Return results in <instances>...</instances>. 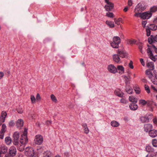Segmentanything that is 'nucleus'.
Listing matches in <instances>:
<instances>
[{
  "label": "nucleus",
  "mask_w": 157,
  "mask_h": 157,
  "mask_svg": "<svg viewBox=\"0 0 157 157\" xmlns=\"http://www.w3.org/2000/svg\"><path fill=\"white\" fill-rule=\"evenodd\" d=\"M43 141V138L41 135H37L35 136L34 141L36 144L40 145L42 143Z\"/></svg>",
  "instance_id": "39448f33"
},
{
  "label": "nucleus",
  "mask_w": 157,
  "mask_h": 157,
  "mask_svg": "<svg viewBox=\"0 0 157 157\" xmlns=\"http://www.w3.org/2000/svg\"><path fill=\"white\" fill-rule=\"evenodd\" d=\"M36 100L38 101H39L41 99V98L40 97V95L39 94H37L36 95Z\"/></svg>",
  "instance_id": "6e6d98bb"
},
{
  "label": "nucleus",
  "mask_w": 157,
  "mask_h": 157,
  "mask_svg": "<svg viewBox=\"0 0 157 157\" xmlns=\"http://www.w3.org/2000/svg\"><path fill=\"white\" fill-rule=\"evenodd\" d=\"M136 41L135 40H128L127 41V44L130 45H132L136 43Z\"/></svg>",
  "instance_id": "37998d69"
},
{
  "label": "nucleus",
  "mask_w": 157,
  "mask_h": 157,
  "mask_svg": "<svg viewBox=\"0 0 157 157\" xmlns=\"http://www.w3.org/2000/svg\"><path fill=\"white\" fill-rule=\"evenodd\" d=\"M152 154H151L153 157H157V152L152 153Z\"/></svg>",
  "instance_id": "680f3d73"
},
{
  "label": "nucleus",
  "mask_w": 157,
  "mask_h": 157,
  "mask_svg": "<svg viewBox=\"0 0 157 157\" xmlns=\"http://www.w3.org/2000/svg\"><path fill=\"white\" fill-rule=\"evenodd\" d=\"M31 101L33 103H35L36 99L34 96L32 95L31 96Z\"/></svg>",
  "instance_id": "de8ad7c7"
},
{
  "label": "nucleus",
  "mask_w": 157,
  "mask_h": 157,
  "mask_svg": "<svg viewBox=\"0 0 157 157\" xmlns=\"http://www.w3.org/2000/svg\"><path fill=\"white\" fill-rule=\"evenodd\" d=\"M51 98L52 100L55 102H56L57 101V100L56 99V97L54 96V95L52 94L51 95Z\"/></svg>",
  "instance_id": "a18cd8bd"
},
{
  "label": "nucleus",
  "mask_w": 157,
  "mask_h": 157,
  "mask_svg": "<svg viewBox=\"0 0 157 157\" xmlns=\"http://www.w3.org/2000/svg\"><path fill=\"white\" fill-rule=\"evenodd\" d=\"M5 141L7 145H9L11 143V139L10 137H6L5 139Z\"/></svg>",
  "instance_id": "c9c22d12"
},
{
  "label": "nucleus",
  "mask_w": 157,
  "mask_h": 157,
  "mask_svg": "<svg viewBox=\"0 0 157 157\" xmlns=\"http://www.w3.org/2000/svg\"><path fill=\"white\" fill-rule=\"evenodd\" d=\"M147 103H146V104L148 107L151 106L154 104V103L153 101L149 100L147 101Z\"/></svg>",
  "instance_id": "4c0bfd02"
},
{
  "label": "nucleus",
  "mask_w": 157,
  "mask_h": 157,
  "mask_svg": "<svg viewBox=\"0 0 157 157\" xmlns=\"http://www.w3.org/2000/svg\"><path fill=\"white\" fill-rule=\"evenodd\" d=\"M129 66L131 69H133L134 68L133 65V62L132 61H130V62L129 64Z\"/></svg>",
  "instance_id": "3c124183"
},
{
  "label": "nucleus",
  "mask_w": 157,
  "mask_h": 157,
  "mask_svg": "<svg viewBox=\"0 0 157 157\" xmlns=\"http://www.w3.org/2000/svg\"><path fill=\"white\" fill-rule=\"evenodd\" d=\"M15 124L14 121L13 120H11L9 122V126L10 127H13L14 125Z\"/></svg>",
  "instance_id": "49530a36"
},
{
  "label": "nucleus",
  "mask_w": 157,
  "mask_h": 157,
  "mask_svg": "<svg viewBox=\"0 0 157 157\" xmlns=\"http://www.w3.org/2000/svg\"><path fill=\"white\" fill-rule=\"evenodd\" d=\"M125 91L128 94H132L133 92V89L129 85H125Z\"/></svg>",
  "instance_id": "4468645a"
},
{
  "label": "nucleus",
  "mask_w": 157,
  "mask_h": 157,
  "mask_svg": "<svg viewBox=\"0 0 157 157\" xmlns=\"http://www.w3.org/2000/svg\"><path fill=\"white\" fill-rule=\"evenodd\" d=\"M13 144L15 145H18L21 144L19 142V134L17 132H15L13 135Z\"/></svg>",
  "instance_id": "7ed1b4c3"
},
{
  "label": "nucleus",
  "mask_w": 157,
  "mask_h": 157,
  "mask_svg": "<svg viewBox=\"0 0 157 157\" xmlns=\"http://www.w3.org/2000/svg\"><path fill=\"white\" fill-rule=\"evenodd\" d=\"M129 100L132 103H136L138 101L137 98L132 96H130L129 97Z\"/></svg>",
  "instance_id": "a878e982"
},
{
  "label": "nucleus",
  "mask_w": 157,
  "mask_h": 157,
  "mask_svg": "<svg viewBox=\"0 0 157 157\" xmlns=\"http://www.w3.org/2000/svg\"><path fill=\"white\" fill-rule=\"evenodd\" d=\"M136 13L134 15V16L136 17H140V18L141 14V13H136Z\"/></svg>",
  "instance_id": "603ef678"
},
{
  "label": "nucleus",
  "mask_w": 157,
  "mask_h": 157,
  "mask_svg": "<svg viewBox=\"0 0 157 157\" xmlns=\"http://www.w3.org/2000/svg\"><path fill=\"white\" fill-rule=\"evenodd\" d=\"M144 88L145 90L147 92L148 94H149L150 92V90L149 86L148 85L145 84L144 85Z\"/></svg>",
  "instance_id": "a19ab883"
},
{
  "label": "nucleus",
  "mask_w": 157,
  "mask_h": 157,
  "mask_svg": "<svg viewBox=\"0 0 157 157\" xmlns=\"http://www.w3.org/2000/svg\"><path fill=\"white\" fill-rule=\"evenodd\" d=\"M150 47V46H149L148 45V48L147 50V52L149 57H150L152 55H153L152 51L151 50L150 48H149V47Z\"/></svg>",
  "instance_id": "58836bf2"
},
{
  "label": "nucleus",
  "mask_w": 157,
  "mask_h": 157,
  "mask_svg": "<svg viewBox=\"0 0 157 157\" xmlns=\"http://www.w3.org/2000/svg\"><path fill=\"white\" fill-rule=\"evenodd\" d=\"M82 126L84 128V132L86 134H88L89 132V129L87 127V124L84 123L82 124Z\"/></svg>",
  "instance_id": "bb28decb"
},
{
  "label": "nucleus",
  "mask_w": 157,
  "mask_h": 157,
  "mask_svg": "<svg viewBox=\"0 0 157 157\" xmlns=\"http://www.w3.org/2000/svg\"><path fill=\"white\" fill-rule=\"evenodd\" d=\"M4 137V133L0 132V139H3Z\"/></svg>",
  "instance_id": "e2e57ef3"
},
{
  "label": "nucleus",
  "mask_w": 157,
  "mask_h": 157,
  "mask_svg": "<svg viewBox=\"0 0 157 157\" xmlns=\"http://www.w3.org/2000/svg\"><path fill=\"white\" fill-rule=\"evenodd\" d=\"M145 9V8L143 6L141 3H139L136 6L134 10V12H142L144 11Z\"/></svg>",
  "instance_id": "0eeeda50"
},
{
  "label": "nucleus",
  "mask_w": 157,
  "mask_h": 157,
  "mask_svg": "<svg viewBox=\"0 0 157 157\" xmlns=\"http://www.w3.org/2000/svg\"><path fill=\"white\" fill-rule=\"evenodd\" d=\"M148 40L149 43L150 44L157 42V35L156 36L151 35L150 37L148 38Z\"/></svg>",
  "instance_id": "9b49d317"
},
{
  "label": "nucleus",
  "mask_w": 157,
  "mask_h": 157,
  "mask_svg": "<svg viewBox=\"0 0 157 157\" xmlns=\"http://www.w3.org/2000/svg\"><path fill=\"white\" fill-rule=\"evenodd\" d=\"M117 53L119 55L120 57L121 58H127L128 54L126 52L123 50H118Z\"/></svg>",
  "instance_id": "ddd939ff"
},
{
  "label": "nucleus",
  "mask_w": 157,
  "mask_h": 157,
  "mask_svg": "<svg viewBox=\"0 0 157 157\" xmlns=\"http://www.w3.org/2000/svg\"><path fill=\"white\" fill-rule=\"evenodd\" d=\"M136 44L138 46V48L139 49L141 53L142 54H143L144 52L142 50V48H143V43L141 42H139L137 43Z\"/></svg>",
  "instance_id": "c85d7f7f"
},
{
  "label": "nucleus",
  "mask_w": 157,
  "mask_h": 157,
  "mask_svg": "<svg viewBox=\"0 0 157 157\" xmlns=\"http://www.w3.org/2000/svg\"><path fill=\"white\" fill-rule=\"evenodd\" d=\"M157 11V6H154L151 7L150 10V12L154 13L155 12Z\"/></svg>",
  "instance_id": "e433bc0d"
},
{
  "label": "nucleus",
  "mask_w": 157,
  "mask_h": 157,
  "mask_svg": "<svg viewBox=\"0 0 157 157\" xmlns=\"http://www.w3.org/2000/svg\"><path fill=\"white\" fill-rule=\"evenodd\" d=\"M7 151V147L4 145H2L1 147V152L2 153L5 154Z\"/></svg>",
  "instance_id": "393cba45"
},
{
  "label": "nucleus",
  "mask_w": 157,
  "mask_h": 157,
  "mask_svg": "<svg viewBox=\"0 0 157 157\" xmlns=\"http://www.w3.org/2000/svg\"><path fill=\"white\" fill-rule=\"evenodd\" d=\"M149 57L153 61L155 62L156 61V59L153 56V55Z\"/></svg>",
  "instance_id": "5fc2aeb1"
},
{
  "label": "nucleus",
  "mask_w": 157,
  "mask_h": 157,
  "mask_svg": "<svg viewBox=\"0 0 157 157\" xmlns=\"http://www.w3.org/2000/svg\"><path fill=\"white\" fill-rule=\"evenodd\" d=\"M114 93L116 95L120 97H122L124 94L123 92L119 89H117L114 91Z\"/></svg>",
  "instance_id": "a211bd4d"
},
{
  "label": "nucleus",
  "mask_w": 157,
  "mask_h": 157,
  "mask_svg": "<svg viewBox=\"0 0 157 157\" xmlns=\"http://www.w3.org/2000/svg\"><path fill=\"white\" fill-rule=\"evenodd\" d=\"M139 104L142 106H144L147 103V101L144 99H140L139 100Z\"/></svg>",
  "instance_id": "f704fd0d"
},
{
  "label": "nucleus",
  "mask_w": 157,
  "mask_h": 157,
  "mask_svg": "<svg viewBox=\"0 0 157 157\" xmlns=\"http://www.w3.org/2000/svg\"><path fill=\"white\" fill-rule=\"evenodd\" d=\"M4 76V73L2 72H0V79H1Z\"/></svg>",
  "instance_id": "052dcab7"
},
{
  "label": "nucleus",
  "mask_w": 157,
  "mask_h": 157,
  "mask_svg": "<svg viewBox=\"0 0 157 157\" xmlns=\"http://www.w3.org/2000/svg\"><path fill=\"white\" fill-rule=\"evenodd\" d=\"M150 30H151L149 28L148 29H146V32H147V36H150L151 34V31Z\"/></svg>",
  "instance_id": "09e8293b"
},
{
  "label": "nucleus",
  "mask_w": 157,
  "mask_h": 157,
  "mask_svg": "<svg viewBox=\"0 0 157 157\" xmlns=\"http://www.w3.org/2000/svg\"><path fill=\"white\" fill-rule=\"evenodd\" d=\"M114 7V4L111 2L109 4H107L105 6V8L106 11H109L112 10Z\"/></svg>",
  "instance_id": "6ab92c4d"
},
{
  "label": "nucleus",
  "mask_w": 157,
  "mask_h": 157,
  "mask_svg": "<svg viewBox=\"0 0 157 157\" xmlns=\"http://www.w3.org/2000/svg\"><path fill=\"white\" fill-rule=\"evenodd\" d=\"M28 141V139L27 136V131L24 130L23 133L21 137V140L19 145H16L18 148V149L20 151H22L24 150L25 145L27 144Z\"/></svg>",
  "instance_id": "f257e3e1"
},
{
  "label": "nucleus",
  "mask_w": 157,
  "mask_h": 157,
  "mask_svg": "<svg viewBox=\"0 0 157 157\" xmlns=\"http://www.w3.org/2000/svg\"><path fill=\"white\" fill-rule=\"evenodd\" d=\"M111 125L113 127H117L119 125V124L115 121H113L111 122Z\"/></svg>",
  "instance_id": "2f4dec72"
},
{
  "label": "nucleus",
  "mask_w": 157,
  "mask_h": 157,
  "mask_svg": "<svg viewBox=\"0 0 157 157\" xmlns=\"http://www.w3.org/2000/svg\"><path fill=\"white\" fill-rule=\"evenodd\" d=\"M132 0H128V5L130 6H132Z\"/></svg>",
  "instance_id": "13d9d810"
},
{
  "label": "nucleus",
  "mask_w": 157,
  "mask_h": 157,
  "mask_svg": "<svg viewBox=\"0 0 157 157\" xmlns=\"http://www.w3.org/2000/svg\"><path fill=\"white\" fill-rule=\"evenodd\" d=\"M152 13L149 11L141 13L140 18L142 19H148L152 16Z\"/></svg>",
  "instance_id": "423d86ee"
},
{
  "label": "nucleus",
  "mask_w": 157,
  "mask_h": 157,
  "mask_svg": "<svg viewBox=\"0 0 157 157\" xmlns=\"http://www.w3.org/2000/svg\"><path fill=\"white\" fill-rule=\"evenodd\" d=\"M115 22V23L117 25H120V22L117 20L115 18L114 19Z\"/></svg>",
  "instance_id": "0e129e2a"
},
{
  "label": "nucleus",
  "mask_w": 157,
  "mask_h": 157,
  "mask_svg": "<svg viewBox=\"0 0 157 157\" xmlns=\"http://www.w3.org/2000/svg\"><path fill=\"white\" fill-rule=\"evenodd\" d=\"M106 16L110 18H113V14L112 13L108 12L106 13Z\"/></svg>",
  "instance_id": "c03bdc74"
},
{
  "label": "nucleus",
  "mask_w": 157,
  "mask_h": 157,
  "mask_svg": "<svg viewBox=\"0 0 157 157\" xmlns=\"http://www.w3.org/2000/svg\"><path fill=\"white\" fill-rule=\"evenodd\" d=\"M117 71H119L120 74H122L124 72V68L122 66L118 65L117 67Z\"/></svg>",
  "instance_id": "b1692460"
},
{
  "label": "nucleus",
  "mask_w": 157,
  "mask_h": 157,
  "mask_svg": "<svg viewBox=\"0 0 157 157\" xmlns=\"http://www.w3.org/2000/svg\"><path fill=\"white\" fill-rule=\"evenodd\" d=\"M52 154L49 151H47L44 154V157H52Z\"/></svg>",
  "instance_id": "473e14b6"
},
{
  "label": "nucleus",
  "mask_w": 157,
  "mask_h": 157,
  "mask_svg": "<svg viewBox=\"0 0 157 157\" xmlns=\"http://www.w3.org/2000/svg\"><path fill=\"white\" fill-rule=\"evenodd\" d=\"M145 149L146 151L149 153H152L155 151L154 149L150 145L146 146Z\"/></svg>",
  "instance_id": "4be33fe9"
},
{
  "label": "nucleus",
  "mask_w": 157,
  "mask_h": 157,
  "mask_svg": "<svg viewBox=\"0 0 157 157\" xmlns=\"http://www.w3.org/2000/svg\"><path fill=\"white\" fill-rule=\"evenodd\" d=\"M150 70L147 69L145 71V74L148 78L151 80L152 83L155 85H157V82L155 81V80L154 78V75Z\"/></svg>",
  "instance_id": "20e7f679"
},
{
  "label": "nucleus",
  "mask_w": 157,
  "mask_h": 157,
  "mask_svg": "<svg viewBox=\"0 0 157 157\" xmlns=\"http://www.w3.org/2000/svg\"><path fill=\"white\" fill-rule=\"evenodd\" d=\"M152 144L153 146L155 147H157V140L155 139H154L152 140Z\"/></svg>",
  "instance_id": "79ce46f5"
},
{
  "label": "nucleus",
  "mask_w": 157,
  "mask_h": 157,
  "mask_svg": "<svg viewBox=\"0 0 157 157\" xmlns=\"http://www.w3.org/2000/svg\"><path fill=\"white\" fill-rule=\"evenodd\" d=\"M148 28L151 30L155 31L157 29V25L154 24H150Z\"/></svg>",
  "instance_id": "cd10ccee"
},
{
  "label": "nucleus",
  "mask_w": 157,
  "mask_h": 157,
  "mask_svg": "<svg viewBox=\"0 0 157 157\" xmlns=\"http://www.w3.org/2000/svg\"><path fill=\"white\" fill-rule=\"evenodd\" d=\"M107 68L109 71L111 73L115 74L117 72V68L113 64L109 65Z\"/></svg>",
  "instance_id": "6e6552de"
},
{
  "label": "nucleus",
  "mask_w": 157,
  "mask_h": 157,
  "mask_svg": "<svg viewBox=\"0 0 157 157\" xmlns=\"http://www.w3.org/2000/svg\"><path fill=\"white\" fill-rule=\"evenodd\" d=\"M9 154L12 157L15 156L17 153V150L16 147L13 146H11L9 149Z\"/></svg>",
  "instance_id": "1a4fd4ad"
},
{
  "label": "nucleus",
  "mask_w": 157,
  "mask_h": 157,
  "mask_svg": "<svg viewBox=\"0 0 157 157\" xmlns=\"http://www.w3.org/2000/svg\"><path fill=\"white\" fill-rule=\"evenodd\" d=\"M129 107L131 110L135 111L137 110L138 108V106L135 103H132L129 105Z\"/></svg>",
  "instance_id": "aec40b11"
},
{
  "label": "nucleus",
  "mask_w": 157,
  "mask_h": 157,
  "mask_svg": "<svg viewBox=\"0 0 157 157\" xmlns=\"http://www.w3.org/2000/svg\"><path fill=\"white\" fill-rule=\"evenodd\" d=\"M7 114L6 111H2V112L1 113V117H0L1 119V121L2 122H4L5 119L7 116Z\"/></svg>",
  "instance_id": "5701e85b"
},
{
  "label": "nucleus",
  "mask_w": 157,
  "mask_h": 157,
  "mask_svg": "<svg viewBox=\"0 0 157 157\" xmlns=\"http://www.w3.org/2000/svg\"><path fill=\"white\" fill-rule=\"evenodd\" d=\"M124 76L125 85H129L130 83L129 79H131L130 76H129V78L126 76Z\"/></svg>",
  "instance_id": "7c9ffc66"
},
{
  "label": "nucleus",
  "mask_w": 157,
  "mask_h": 157,
  "mask_svg": "<svg viewBox=\"0 0 157 157\" xmlns=\"http://www.w3.org/2000/svg\"><path fill=\"white\" fill-rule=\"evenodd\" d=\"M51 121H47L46 122V124L47 125H49L51 124Z\"/></svg>",
  "instance_id": "69168bd1"
},
{
  "label": "nucleus",
  "mask_w": 157,
  "mask_h": 157,
  "mask_svg": "<svg viewBox=\"0 0 157 157\" xmlns=\"http://www.w3.org/2000/svg\"><path fill=\"white\" fill-rule=\"evenodd\" d=\"M140 119L141 122L143 123L148 122L149 121V119L147 116L141 117Z\"/></svg>",
  "instance_id": "412c9836"
},
{
  "label": "nucleus",
  "mask_w": 157,
  "mask_h": 157,
  "mask_svg": "<svg viewBox=\"0 0 157 157\" xmlns=\"http://www.w3.org/2000/svg\"><path fill=\"white\" fill-rule=\"evenodd\" d=\"M105 23L110 28H113L114 27V23L113 22L107 21Z\"/></svg>",
  "instance_id": "72a5a7b5"
},
{
  "label": "nucleus",
  "mask_w": 157,
  "mask_h": 157,
  "mask_svg": "<svg viewBox=\"0 0 157 157\" xmlns=\"http://www.w3.org/2000/svg\"><path fill=\"white\" fill-rule=\"evenodd\" d=\"M146 66L149 70L152 71L155 69V66L153 62H147L146 63Z\"/></svg>",
  "instance_id": "f3484780"
},
{
  "label": "nucleus",
  "mask_w": 157,
  "mask_h": 157,
  "mask_svg": "<svg viewBox=\"0 0 157 157\" xmlns=\"http://www.w3.org/2000/svg\"><path fill=\"white\" fill-rule=\"evenodd\" d=\"M120 102L123 104H125L127 103L128 101L124 98H122L120 100Z\"/></svg>",
  "instance_id": "8fccbe9b"
},
{
  "label": "nucleus",
  "mask_w": 157,
  "mask_h": 157,
  "mask_svg": "<svg viewBox=\"0 0 157 157\" xmlns=\"http://www.w3.org/2000/svg\"><path fill=\"white\" fill-rule=\"evenodd\" d=\"M23 121L21 119H19L17 121L16 125L18 128H21L23 127Z\"/></svg>",
  "instance_id": "dca6fc26"
},
{
  "label": "nucleus",
  "mask_w": 157,
  "mask_h": 157,
  "mask_svg": "<svg viewBox=\"0 0 157 157\" xmlns=\"http://www.w3.org/2000/svg\"><path fill=\"white\" fill-rule=\"evenodd\" d=\"M113 41L110 43L112 47L115 48H118L119 45L121 41L120 38L118 36H115L113 38Z\"/></svg>",
  "instance_id": "f03ea898"
},
{
  "label": "nucleus",
  "mask_w": 157,
  "mask_h": 157,
  "mask_svg": "<svg viewBox=\"0 0 157 157\" xmlns=\"http://www.w3.org/2000/svg\"><path fill=\"white\" fill-rule=\"evenodd\" d=\"M153 122L155 124H157V118H155L153 119Z\"/></svg>",
  "instance_id": "774afa93"
},
{
  "label": "nucleus",
  "mask_w": 157,
  "mask_h": 157,
  "mask_svg": "<svg viewBox=\"0 0 157 157\" xmlns=\"http://www.w3.org/2000/svg\"><path fill=\"white\" fill-rule=\"evenodd\" d=\"M149 136L152 138H155L157 136V130L152 129L148 132Z\"/></svg>",
  "instance_id": "2eb2a0df"
},
{
  "label": "nucleus",
  "mask_w": 157,
  "mask_h": 157,
  "mask_svg": "<svg viewBox=\"0 0 157 157\" xmlns=\"http://www.w3.org/2000/svg\"><path fill=\"white\" fill-rule=\"evenodd\" d=\"M144 131L147 132H149L153 128L152 125L150 124H145L144 125Z\"/></svg>",
  "instance_id": "f8f14e48"
},
{
  "label": "nucleus",
  "mask_w": 157,
  "mask_h": 157,
  "mask_svg": "<svg viewBox=\"0 0 157 157\" xmlns=\"http://www.w3.org/2000/svg\"><path fill=\"white\" fill-rule=\"evenodd\" d=\"M133 89L136 94H139L141 92L140 88L137 86H135L133 87Z\"/></svg>",
  "instance_id": "c756f323"
},
{
  "label": "nucleus",
  "mask_w": 157,
  "mask_h": 157,
  "mask_svg": "<svg viewBox=\"0 0 157 157\" xmlns=\"http://www.w3.org/2000/svg\"><path fill=\"white\" fill-rule=\"evenodd\" d=\"M147 23V21H143L142 22V24L143 27H145Z\"/></svg>",
  "instance_id": "4d7b16f0"
},
{
  "label": "nucleus",
  "mask_w": 157,
  "mask_h": 157,
  "mask_svg": "<svg viewBox=\"0 0 157 157\" xmlns=\"http://www.w3.org/2000/svg\"><path fill=\"white\" fill-rule=\"evenodd\" d=\"M6 126L5 124H3L2 125V128L1 132L4 133L6 130Z\"/></svg>",
  "instance_id": "ea45409f"
},
{
  "label": "nucleus",
  "mask_w": 157,
  "mask_h": 157,
  "mask_svg": "<svg viewBox=\"0 0 157 157\" xmlns=\"http://www.w3.org/2000/svg\"><path fill=\"white\" fill-rule=\"evenodd\" d=\"M17 111L19 113L21 114L23 112V110L21 108H19L17 109Z\"/></svg>",
  "instance_id": "864d4df0"
},
{
  "label": "nucleus",
  "mask_w": 157,
  "mask_h": 157,
  "mask_svg": "<svg viewBox=\"0 0 157 157\" xmlns=\"http://www.w3.org/2000/svg\"><path fill=\"white\" fill-rule=\"evenodd\" d=\"M113 61L117 63H121L120 57L118 54H115L113 55Z\"/></svg>",
  "instance_id": "9d476101"
},
{
  "label": "nucleus",
  "mask_w": 157,
  "mask_h": 157,
  "mask_svg": "<svg viewBox=\"0 0 157 157\" xmlns=\"http://www.w3.org/2000/svg\"><path fill=\"white\" fill-rule=\"evenodd\" d=\"M140 61L142 65L143 66H144L145 65V63L144 61V59H140Z\"/></svg>",
  "instance_id": "bf43d9fd"
},
{
  "label": "nucleus",
  "mask_w": 157,
  "mask_h": 157,
  "mask_svg": "<svg viewBox=\"0 0 157 157\" xmlns=\"http://www.w3.org/2000/svg\"><path fill=\"white\" fill-rule=\"evenodd\" d=\"M153 22L155 24H157V17L154 18L153 20Z\"/></svg>",
  "instance_id": "338daca9"
}]
</instances>
